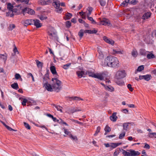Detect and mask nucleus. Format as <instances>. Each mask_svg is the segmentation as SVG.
Listing matches in <instances>:
<instances>
[{
  "instance_id": "obj_52",
  "label": "nucleus",
  "mask_w": 156,
  "mask_h": 156,
  "mask_svg": "<svg viewBox=\"0 0 156 156\" xmlns=\"http://www.w3.org/2000/svg\"><path fill=\"white\" fill-rule=\"evenodd\" d=\"M71 98L72 100H81L82 101L83 100V99L82 98H80L79 97H72Z\"/></svg>"
},
{
  "instance_id": "obj_32",
  "label": "nucleus",
  "mask_w": 156,
  "mask_h": 156,
  "mask_svg": "<svg viewBox=\"0 0 156 156\" xmlns=\"http://www.w3.org/2000/svg\"><path fill=\"white\" fill-rule=\"evenodd\" d=\"M148 136L151 138H153L155 137L156 138V133H148Z\"/></svg>"
},
{
  "instance_id": "obj_35",
  "label": "nucleus",
  "mask_w": 156,
  "mask_h": 156,
  "mask_svg": "<svg viewBox=\"0 0 156 156\" xmlns=\"http://www.w3.org/2000/svg\"><path fill=\"white\" fill-rule=\"evenodd\" d=\"M147 58L148 59L153 58H155V56L154 55L151 53L149 54L147 53Z\"/></svg>"
},
{
  "instance_id": "obj_19",
  "label": "nucleus",
  "mask_w": 156,
  "mask_h": 156,
  "mask_svg": "<svg viewBox=\"0 0 156 156\" xmlns=\"http://www.w3.org/2000/svg\"><path fill=\"white\" fill-rule=\"evenodd\" d=\"M98 51L99 53V55L98 56V58L100 59H102L104 57V55L102 53V52L101 51V47H98Z\"/></svg>"
},
{
  "instance_id": "obj_14",
  "label": "nucleus",
  "mask_w": 156,
  "mask_h": 156,
  "mask_svg": "<svg viewBox=\"0 0 156 156\" xmlns=\"http://www.w3.org/2000/svg\"><path fill=\"white\" fill-rule=\"evenodd\" d=\"M8 55L6 53L3 54H0V58L1 60L4 61V63H5L7 58Z\"/></svg>"
},
{
  "instance_id": "obj_56",
  "label": "nucleus",
  "mask_w": 156,
  "mask_h": 156,
  "mask_svg": "<svg viewBox=\"0 0 156 156\" xmlns=\"http://www.w3.org/2000/svg\"><path fill=\"white\" fill-rule=\"evenodd\" d=\"M27 101V100L25 98H23V101L22 102V105L23 106H25L26 105V103Z\"/></svg>"
},
{
  "instance_id": "obj_30",
  "label": "nucleus",
  "mask_w": 156,
  "mask_h": 156,
  "mask_svg": "<svg viewBox=\"0 0 156 156\" xmlns=\"http://www.w3.org/2000/svg\"><path fill=\"white\" fill-rule=\"evenodd\" d=\"M84 33V30L83 29L80 30L78 33V35L79 36L80 39H81Z\"/></svg>"
},
{
  "instance_id": "obj_5",
  "label": "nucleus",
  "mask_w": 156,
  "mask_h": 156,
  "mask_svg": "<svg viewBox=\"0 0 156 156\" xmlns=\"http://www.w3.org/2000/svg\"><path fill=\"white\" fill-rule=\"evenodd\" d=\"M126 74L124 70H118L115 74V77L116 79H120L125 77Z\"/></svg>"
},
{
  "instance_id": "obj_15",
  "label": "nucleus",
  "mask_w": 156,
  "mask_h": 156,
  "mask_svg": "<svg viewBox=\"0 0 156 156\" xmlns=\"http://www.w3.org/2000/svg\"><path fill=\"white\" fill-rule=\"evenodd\" d=\"M151 16V13L150 12H147L144 14L142 17V19L145 20L150 18Z\"/></svg>"
},
{
  "instance_id": "obj_46",
  "label": "nucleus",
  "mask_w": 156,
  "mask_h": 156,
  "mask_svg": "<svg viewBox=\"0 0 156 156\" xmlns=\"http://www.w3.org/2000/svg\"><path fill=\"white\" fill-rule=\"evenodd\" d=\"M71 64V63H69L66 64L64 65H63V68L65 69H68Z\"/></svg>"
},
{
  "instance_id": "obj_26",
  "label": "nucleus",
  "mask_w": 156,
  "mask_h": 156,
  "mask_svg": "<svg viewBox=\"0 0 156 156\" xmlns=\"http://www.w3.org/2000/svg\"><path fill=\"white\" fill-rule=\"evenodd\" d=\"M51 72L53 74H57L55 67L54 66H51L50 68Z\"/></svg>"
},
{
  "instance_id": "obj_57",
  "label": "nucleus",
  "mask_w": 156,
  "mask_h": 156,
  "mask_svg": "<svg viewBox=\"0 0 156 156\" xmlns=\"http://www.w3.org/2000/svg\"><path fill=\"white\" fill-rule=\"evenodd\" d=\"M101 128L100 126H98L97 128L96 131L94 134V136H96L100 132Z\"/></svg>"
},
{
  "instance_id": "obj_28",
  "label": "nucleus",
  "mask_w": 156,
  "mask_h": 156,
  "mask_svg": "<svg viewBox=\"0 0 156 156\" xmlns=\"http://www.w3.org/2000/svg\"><path fill=\"white\" fill-rule=\"evenodd\" d=\"M105 88L107 90L110 92H113L114 90V88L111 86H105Z\"/></svg>"
},
{
  "instance_id": "obj_36",
  "label": "nucleus",
  "mask_w": 156,
  "mask_h": 156,
  "mask_svg": "<svg viewBox=\"0 0 156 156\" xmlns=\"http://www.w3.org/2000/svg\"><path fill=\"white\" fill-rule=\"evenodd\" d=\"M48 1H45L44 0H39L38 1V3L39 4H41L42 5H46L47 4L48 2Z\"/></svg>"
},
{
  "instance_id": "obj_37",
  "label": "nucleus",
  "mask_w": 156,
  "mask_h": 156,
  "mask_svg": "<svg viewBox=\"0 0 156 156\" xmlns=\"http://www.w3.org/2000/svg\"><path fill=\"white\" fill-rule=\"evenodd\" d=\"M15 78L16 80L20 79L21 81H22V79L19 73H16L15 75Z\"/></svg>"
},
{
  "instance_id": "obj_24",
  "label": "nucleus",
  "mask_w": 156,
  "mask_h": 156,
  "mask_svg": "<svg viewBox=\"0 0 156 156\" xmlns=\"http://www.w3.org/2000/svg\"><path fill=\"white\" fill-rule=\"evenodd\" d=\"M14 7V6L10 3H9L7 4V8L9 11L12 12Z\"/></svg>"
},
{
  "instance_id": "obj_40",
  "label": "nucleus",
  "mask_w": 156,
  "mask_h": 156,
  "mask_svg": "<svg viewBox=\"0 0 156 156\" xmlns=\"http://www.w3.org/2000/svg\"><path fill=\"white\" fill-rule=\"evenodd\" d=\"M11 87L13 89H17L19 88L18 86L17 83H14L11 85Z\"/></svg>"
},
{
  "instance_id": "obj_17",
  "label": "nucleus",
  "mask_w": 156,
  "mask_h": 156,
  "mask_svg": "<svg viewBox=\"0 0 156 156\" xmlns=\"http://www.w3.org/2000/svg\"><path fill=\"white\" fill-rule=\"evenodd\" d=\"M117 113L114 112L112 113V115L110 117V119L113 122H115L118 118V117L116 116Z\"/></svg>"
},
{
  "instance_id": "obj_4",
  "label": "nucleus",
  "mask_w": 156,
  "mask_h": 156,
  "mask_svg": "<svg viewBox=\"0 0 156 156\" xmlns=\"http://www.w3.org/2000/svg\"><path fill=\"white\" fill-rule=\"evenodd\" d=\"M122 153L124 156H136L140 154V153L138 151H135L131 149L129 150L130 152L124 150H122Z\"/></svg>"
},
{
  "instance_id": "obj_39",
  "label": "nucleus",
  "mask_w": 156,
  "mask_h": 156,
  "mask_svg": "<svg viewBox=\"0 0 156 156\" xmlns=\"http://www.w3.org/2000/svg\"><path fill=\"white\" fill-rule=\"evenodd\" d=\"M48 77L46 75L44 76L43 78V83L44 84V83H48L47 80L48 79Z\"/></svg>"
},
{
  "instance_id": "obj_43",
  "label": "nucleus",
  "mask_w": 156,
  "mask_h": 156,
  "mask_svg": "<svg viewBox=\"0 0 156 156\" xmlns=\"http://www.w3.org/2000/svg\"><path fill=\"white\" fill-rule=\"evenodd\" d=\"M57 9H55V11L56 12L58 13H61L63 9L61 7H60V6L58 8H57Z\"/></svg>"
},
{
  "instance_id": "obj_22",
  "label": "nucleus",
  "mask_w": 156,
  "mask_h": 156,
  "mask_svg": "<svg viewBox=\"0 0 156 156\" xmlns=\"http://www.w3.org/2000/svg\"><path fill=\"white\" fill-rule=\"evenodd\" d=\"M66 17H64L65 20L70 19L72 16V14L70 13L67 12L65 15Z\"/></svg>"
},
{
  "instance_id": "obj_38",
  "label": "nucleus",
  "mask_w": 156,
  "mask_h": 156,
  "mask_svg": "<svg viewBox=\"0 0 156 156\" xmlns=\"http://www.w3.org/2000/svg\"><path fill=\"white\" fill-rule=\"evenodd\" d=\"M131 54L133 57H136L138 55L136 50L135 49L133 50Z\"/></svg>"
},
{
  "instance_id": "obj_50",
  "label": "nucleus",
  "mask_w": 156,
  "mask_h": 156,
  "mask_svg": "<svg viewBox=\"0 0 156 156\" xmlns=\"http://www.w3.org/2000/svg\"><path fill=\"white\" fill-rule=\"evenodd\" d=\"M38 17L41 20H46L47 19V16H43L41 15L38 16Z\"/></svg>"
},
{
  "instance_id": "obj_23",
  "label": "nucleus",
  "mask_w": 156,
  "mask_h": 156,
  "mask_svg": "<svg viewBox=\"0 0 156 156\" xmlns=\"http://www.w3.org/2000/svg\"><path fill=\"white\" fill-rule=\"evenodd\" d=\"M93 10V9L91 7H88L87 9V16H90Z\"/></svg>"
},
{
  "instance_id": "obj_9",
  "label": "nucleus",
  "mask_w": 156,
  "mask_h": 156,
  "mask_svg": "<svg viewBox=\"0 0 156 156\" xmlns=\"http://www.w3.org/2000/svg\"><path fill=\"white\" fill-rule=\"evenodd\" d=\"M43 86L45 87V89L48 91L51 92L53 91V89L52 87V85L51 86V84L48 83H44L43 84Z\"/></svg>"
},
{
  "instance_id": "obj_53",
  "label": "nucleus",
  "mask_w": 156,
  "mask_h": 156,
  "mask_svg": "<svg viewBox=\"0 0 156 156\" xmlns=\"http://www.w3.org/2000/svg\"><path fill=\"white\" fill-rule=\"evenodd\" d=\"M73 140H78L76 136H73L72 134L69 136Z\"/></svg>"
},
{
  "instance_id": "obj_63",
  "label": "nucleus",
  "mask_w": 156,
  "mask_h": 156,
  "mask_svg": "<svg viewBox=\"0 0 156 156\" xmlns=\"http://www.w3.org/2000/svg\"><path fill=\"white\" fill-rule=\"evenodd\" d=\"M60 121H59V124H65V125L68 126V125L65 122H64L61 119H60Z\"/></svg>"
},
{
  "instance_id": "obj_18",
  "label": "nucleus",
  "mask_w": 156,
  "mask_h": 156,
  "mask_svg": "<svg viewBox=\"0 0 156 156\" xmlns=\"http://www.w3.org/2000/svg\"><path fill=\"white\" fill-rule=\"evenodd\" d=\"M82 110L79 108H75L73 107L70 108L69 109V112L70 113H73L75 112L78 111H81Z\"/></svg>"
},
{
  "instance_id": "obj_47",
  "label": "nucleus",
  "mask_w": 156,
  "mask_h": 156,
  "mask_svg": "<svg viewBox=\"0 0 156 156\" xmlns=\"http://www.w3.org/2000/svg\"><path fill=\"white\" fill-rule=\"evenodd\" d=\"M35 61L36 62L37 66L39 67H42V63L41 62L39 61L38 60H36Z\"/></svg>"
},
{
  "instance_id": "obj_62",
  "label": "nucleus",
  "mask_w": 156,
  "mask_h": 156,
  "mask_svg": "<svg viewBox=\"0 0 156 156\" xmlns=\"http://www.w3.org/2000/svg\"><path fill=\"white\" fill-rule=\"evenodd\" d=\"M71 25V23L70 21H67L66 22V25L67 27H69Z\"/></svg>"
},
{
  "instance_id": "obj_31",
  "label": "nucleus",
  "mask_w": 156,
  "mask_h": 156,
  "mask_svg": "<svg viewBox=\"0 0 156 156\" xmlns=\"http://www.w3.org/2000/svg\"><path fill=\"white\" fill-rule=\"evenodd\" d=\"M10 61L12 64H15L17 62V60L16 57H12L10 58Z\"/></svg>"
},
{
  "instance_id": "obj_49",
  "label": "nucleus",
  "mask_w": 156,
  "mask_h": 156,
  "mask_svg": "<svg viewBox=\"0 0 156 156\" xmlns=\"http://www.w3.org/2000/svg\"><path fill=\"white\" fill-rule=\"evenodd\" d=\"M104 129L105 132H109L111 130V128L108 125L106 126Z\"/></svg>"
},
{
  "instance_id": "obj_20",
  "label": "nucleus",
  "mask_w": 156,
  "mask_h": 156,
  "mask_svg": "<svg viewBox=\"0 0 156 156\" xmlns=\"http://www.w3.org/2000/svg\"><path fill=\"white\" fill-rule=\"evenodd\" d=\"M48 36L50 38L52 39H56L57 37V35L56 33L49 34Z\"/></svg>"
},
{
  "instance_id": "obj_8",
  "label": "nucleus",
  "mask_w": 156,
  "mask_h": 156,
  "mask_svg": "<svg viewBox=\"0 0 156 156\" xmlns=\"http://www.w3.org/2000/svg\"><path fill=\"white\" fill-rule=\"evenodd\" d=\"M100 25L109 26L111 25V24L108 19H103L100 22Z\"/></svg>"
},
{
  "instance_id": "obj_54",
  "label": "nucleus",
  "mask_w": 156,
  "mask_h": 156,
  "mask_svg": "<svg viewBox=\"0 0 156 156\" xmlns=\"http://www.w3.org/2000/svg\"><path fill=\"white\" fill-rule=\"evenodd\" d=\"M13 51L15 54H18L19 52L15 45H14V48L13 49Z\"/></svg>"
},
{
  "instance_id": "obj_6",
  "label": "nucleus",
  "mask_w": 156,
  "mask_h": 156,
  "mask_svg": "<svg viewBox=\"0 0 156 156\" xmlns=\"http://www.w3.org/2000/svg\"><path fill=\"white\" fill-rule=\"evenodd\" d=\"M22 12L24 15H25V13H26L31 15H34L35 13V12L33 9L28 8H25L22 9Z\"/></svg>"
},
{
  "instance_id": "obj_42",
  "label": "nucleus",
  "mask_w": 156,
  "mask_h": 156,
  "mask_svg": "<svg viewBox=\"0 0 156 156\" xmlns=\"http://www.w3.org/2000/svg\"><path fill=\"white\" fill-rule=\"evenodd\" d=\"M126 131H123L122 133L120 134L119 136V138L120 139L123 138L125 136Z\"/></svg>"
},
{
  "instance_id": "obj_59",
  "label": "nucleus",
  "mask_w": 156,
  "mask_h": 156,
  "mask_svg": "<svg viewBox=\"0 0 156 156\" xmlns=\"http://www.w3.org/2000/svg\"><path fill=\"white\" fill-rule=\"evenodd\" d=\"M99 2L102 6H104L105 5L106 2L103 0H99Z\"/></svg>"
},
{
  "instance_id": "obj_10",
  "label": "nucleus",
  "mask_w": 156,
  "mask_h": 156,
  "mask_svg": "<svg viewBox=\"0 0 156 156\" xmlns=\"http://www.w3.org/2000/svg\"><path fill=\"white\" fill-rule=\"evenodd\" d=\"M34 25L37 28L41 27L42 26V24L40 23L39 20L37 19L33 20Z\"/></svg>"
},
{
  "instance_id": "obj_44",
  "label": "nucleus",
  "mask_w": 156,
  "mask_h": 156,
  "mask_svg": "<svg viewBox=\"0 0 156 156\" xmlns=\"http://www.w3.org/2000/svg\"><path fill=\"white\" fill-rule=\"evenodd\" d=\"M54 106L58 111H60L61 112H63L62 107L60 106H56V105H54Z\"/></svg>"
},
{
  "instance_id": "obj_12",
  "label": "nucleus",
  "mask_w": 156,
  "mask_h": 156,
  "mask_svg": "<svg viewBox=\"0 0 156 156\" xmlns=\"http://www.w3.org/2000/svg\"><path fill=\"white\" fill-rule=\"evenodd\" d=\"M21 7L20 5L16 6H14L12 12V13L14 12L17 14H19L20 13V9H21Z\"/></svg>"
},
{
  "instance_id": "obj_29",
  "label": "nucleus",
  "mask_w": 156,
  "mask_h": 156,
  "mask_svg": "<svg viewBox=\"0 0 156 156\" xmlns=\"http://www.w3.org/2000/svg\"><path fill=\"white\" fill-rule=\"evenodd\" d=\"M63 129L64 130V133L67 135H68L69 136L71 134V133L67 129H66L65 128H63Z\"/></svg>"
},
{
  "instance_id": "obj_61",
  "label": "nucleus",
  "mask_w": 156,
  "mask_h": 156,
  "mask_svg": "<svg viewBox=\"0 0 156 156\" xmlns=\"http://www.w3.org/2000/svg\"><path fill=\"white\" fill-rule=\"evenodd\" d=\"M119 151L118 149H116L113 154L114 156H117L119 154Z\"/></svg>"
},
{
  "instance_id": "obj_21",
  "label": "nucleus",
  "mask_w": 156,
  "mask_h": 156,
  "mask_svg": "<svg viewBox=\"0 0 156 156\" xmlns=\"http://www.w3.org/2000/svg\"><path fill=\"white\" fill-rule=\"evenodd\" d=\"M76 74L79 78H81L84 74V72L83 71H77Z\"/></svg>"
},
{
  "instance_id": "obj_13",
  "label": "nucleus",
  "mask_w": 156,
  "mask_h": 156,
  "mask_svg": "<svg viewBox=\"0 0 156 156\" xmlns=\"http://www.w3.org/2000/svg\"><path fill=\"white\" fill-rule=\"evenodd\" d=\"M52 4L55 9H57L60 6V2L58 0H53Z\"/></svg>"
},
{
  "instance_id": "obj_33",
  "label": "nucleus",
  "mask_w": 156,
  "mask_h": 156,
  "mask_svg": "<svg viewBox=\"0 0 156 156\" xmlns=\"http://www.w3.org/2000/svg\"><path fill=\"white\" fill-rule=\"evenodd\" d=\"M149 52L148 51H146L144 49H141L140 51V54L142 55H145L147 53Z\"/></svg>"
},
{
  "instance_id": "obj_1",
  "label": "nucleus",
  "mask_w": 156,
  "mask_h": 156,
  "mask_svg": "<svg viewBox=\"0 0 156 156\" xmlns=\"http://www.w3.org/2000/svg\"><path fill=\"white\" fill-rule=\"evenodd\" d=\"M102 65L104 66L116 68L119 66V62L116 57L112 56H108L105 59Z\"/></svg>"
},
{
  "instance_id": "obj_34",
  "label": "nucleus",
  "mask_w": 156,
  "mask_h": 156,
  "mask_svg": "<svg viewBox=\"0 0 156 156\" xmlns=\"http://www.w3.org/2000/svg\"><path fill=\"white\" fill-rule=\"evenodd\" d=\"M129 0H126L123 2L121 4V5L123 7H125L127 6L128 3L129 2Z\"/></svg>"
},
{
  "instance_id": "obj_16",
  "label": "nucleus",
  "mask_w": 156,
  "mask_h": 156,
  "mask_svg": "<svg viewBox=\"0 0 156 156\" xmlns=\"http://www.w3.org/2000/svg\"><path fill=\"white\" fill-rule=\"evenodd\" d=\"M151 77V76L149 74L142 76H139L140 79L141 80L144 79L147 81L149 80L150 79Z\"/></svg>"
},
{
  "instance_id": "obj_25",
  "label": "nucleus",
  "mask_w": 156,
  "mask_h": 156,
  "mask_svg": "<svg viewBox=\"0 0 156 156\" xmlns=\"http://www.w3.org/2000/svg\"><path fill=\"white\" fill-rule=\"evenodd\" d=\"M48 34L50 33H56L55 29L53 27H50L48 28Z\"/></svg>"
},
{
  "instance_id": "obj_51",
  "label": "nucleus",
  "mask_w": 156,
  "mask_h": 156,
  "mask_svg": "<svg viewBox=\"0 0 156 156\" xmlns=\"http://www.w3.org/2000/svg\"><path fill=\"white\" fill-rule=\"evenodd\" d=\"M144 69V66L143 65H141L139 66L137 69V71L139 72H141Z\"/></svg>"
},
{
  "instance_id": "obj_55",
  "label": "nucleus",
  "mask_w": 156,
  "mask_h": 156,
  "mask_svg": "<svg viewBox=\"0 0 156 156\" xmlns=\"http://www.w3.org/2000/svg\"><path fill=\"white\" fill-rule=\"evenodd\" d=\"M23 123L25 126L26 128L28 129H30V127L28 124L26 122H24Z\"/></svg>"
},
{
  "instance_id": "obj_27",
  "label": "nucleus",
  "mask_w": 156,
  "mask_h": 156,
  "mask_svg": "<svg viewBox=\"0 0 156 156\" xmlns=\"http://www.w3.org/2000/svg\"><path fill=\"white\" fill-rule=\"evenodd\" d=\"M130 124V123H125L123 124V130H124L123 131H126V132L127 131V129L128 128V126H129L128 124Z\"/></svg>"
},
{
  "instance_id": "obj_45",
  "label": "nucleus",
  "mask_w": 156,
  "mask_h": 156,
  "mask_svg": "<svg viewBox=\"0 0 156 156\" xmlns=\"http://www.w3.org/2000/svg\"><path fill=\"white\" fill-rule=\"evenodd\" d=\"M6 15L7 16H10L11 17H12L14 16V14L12 12H8L6 13Z\"/></svg>"
},
{
  "instance_id": "obj_64",
  "label": "nucleus",
  "mask_w": 156,
  "mask_h": 156,
  "mask_svg": "<svg viewBox=\"0 0 156 156\" xmlns=\"http://www.w3.org/2000/svg\"><path fill=\"white\" fill-rule=\"evenodd\" d=\"M124 53V51L123 50L119 49L117 51V54H123Z\"/></svg>"
},
{
  "instance_id": "obj_48",
  "label": "nucleus",
  "mask_w": 156,
  "mask_h": 156,
  "mask_svg": "<svg viewBox=\"0 0 156 156\" xmlns=\"http://www.w3.org/2000/svg\"><path fill=\"white\" fill-rule=\"evenodd\" d=\"M15 27V25L13 24H10L8 27L9 30H12Z\"/></svg>"
},
{
  "instance_id": "obj_2",
  "label": "nucleus",
  "mask_w": 156,
  "mask_h": 156,
  "mask_svg": "<svg viewBox=\"0 0 156 156\" xmlns=\"http://www.w3.org/2000/svg\"><path fill=\"white\" fill-rule=\"evenodd\" d=\"M52 81L53 83L52 84V87L53 90L57 92H58L62 88V82L57 78H52Z\"/></svg>"
},
{
  "instance_id": "obj_58",
  "label": "nucleus",
  "mask_w": 156,
  "mask_h": 156,
  "mask_svg": "<svg viewBox=\"0 0 156 156\" xmlns=\"http://www.w3.org/2000/svg\"><path fill=\"white\" fill-rule=\"evenodd\" d=\"M127 87L128 88V89L129 90L131 91H133V88H132L131 87V85L130 84H129L127 85Z\"/></svg>"
},
{
  "instance_id": "obj_11",
  "label": "nucleus",
  "mask_w": 156,
  "mask_h": 156,
  "mask_svg": "<svg viewBox=\"0 0 156 156\" xmlns=\"http://www.w3.org/2000/svg\"><path fill=\"white\" fill-rule=\"evenodd\" d=\"M103 39L104 41L107 43L113 45L114 44V41L112 39H109L106 36H104L103 37Z\"/></svg>"
},
{
  "instance_id": "obj_41",
  "label": "nucleus",
  "mask_w": 156,
  "mask_h": 156,
  "mask_svg": "<svg viewBox=\"0 0 156 156\" xmlns=\"http://www.w3.org/2000/svg\"><path fill=\"white\" fill-rule=\"evenodd\" d=\"M89 16H87V17L88 19L90 21H91L92 23L93 24H96V22L94 20L93 18L91 17H89Z\"/></svg>"
},
{
  "instance_id": "obj_3",
  "label": "nucleus",
  "mask_w": 156,
  "mask_h": 156,
  "mask_svg": "<svg viewBox=\"0 0 156 156\" xmlns=\"http://www.w3.org/2000/svg\"><path fill=\"white\" fill-rule=\"evenodd\" d=\"M86 73L89 76L97 78L101 80H103L105 77V74L103 73L95 74L93 72L90 71H87Z\"/></svg>"
},
{
  "instance_id": "obj_60",
  "label": "nucleus",
  "mask_w": 156,
  "mask_h": 156,
  "mask_svg": "<svg viewBox=\"0 0 156 156\" xmlns=\"http://www.w3.org/2000/svg\"><path fill=\"white\" fill-rule=\"evenodd\" d=\"M118 79H117V80H116V83L118 85H122L123 83L122 82V81H119L118 80Z\"/></svg>"
},
{
  "instance_id": "obj_7",
  "label": "nucleus",
  "mask_w": 156,
  "mask_h": 156,
  "mask_svg": "<svg viewBox=\"0 0 156 156\" xmlns=\"http://www.w3.org/2000/svg\"><path fill=\"white\" fill-rule=\"evenodd\" d=\"M21 23L23 25L26 27H27L28 25H31L33 24L32 19L23 20L22 21Z\"/></svg>"
}]
</instances>
